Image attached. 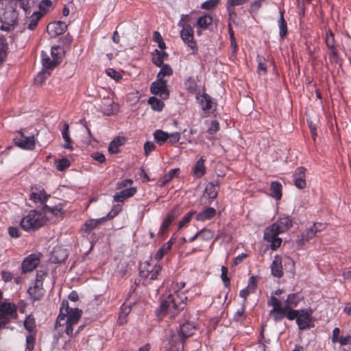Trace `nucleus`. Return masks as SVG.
<instances>
[{"label": "nucleus", "instance_id": "nucleus-1", "mask_svg": "<svg viewBox=\"0 0 351 351\" xmlns=\"http://www.w3.org/2000/svg\"><path fill=\"white\" fill-rule=\"evenodd\" d=\"M185 282H173L171 287V293L167 299L160 304L159 314L167 315L170 318H174L184 308L188 298L182 289L184 287Z\"/></svg>", "mask_w": 351, "mask_h": 351}, {"label": "nucleus", "instance_id": "nucleus-2", "mask_svg": "<svg viewBox=\"0 0 351 351\" xmlns=\"http://www.w3.org/2000/svg\"><path fill=\"white\" fill-rule=\"evenodd\" d=\"M82 311L77 308H71L67 301H63L58 316L56 328L64 326V332L69 337L73 336V327L77 325Z\"/></svg>", "mask_w": 351, "mask_h": 351}, {"label": "nucleus", "instance_id": "nucleus-3", "mask_svg": "<svg viewBox=\"0 0 351 351\" xmlns=\"http://www.w3.org/2000/svg\"><path fill=\"white\" fill-rule=\"evenodd\" d=\"M268 305L272 306L269 314L275 322L281 321L285 316L289 320L297 321L300 310H295L288 306H282V302L275 296L271 295L268 301Z\"/></svg>", "mask_w": 351, "mask_h": 351}, {"label": "nucleus", "instance_id": "nucleus-4", "mask_svg": "<svg viewBox=\"0 0 351 351\" xmlns=\"http://www.w3.org/2000/svg\"><path fill=\"white\" fill-rule=\"evenodd\" d=\"M17 3L13 1L0 2V21L4 24L1 29L10 31L18 21L16 9Z\"/></svg>", "mask_w": 351, "mask_h": 351}, {"label": "nucleus", "instance_id": "nucleus-5", "mask_svg": "<svg viewBox=\"0 0 351 351\" xmlns=\"http://www.w3.org/2000/svg\"><path fill=\"white\" fill-rule=\"evenodd\" d=\"M46 220L43 213L33 210L21 219L20 224L25 230L35 231L44 226Z\"/></svg>", "mask_w": 351, "mask_h": 351}, {"label": "nucleus", "instance_id": "nucleus-6", "mask_svg": "<svg viewBox=\"0 0 351 351\" xmlns=\"http://www.w3.org/2000/svg\"><path fill=\"white\" fill-rule=\"evenodd\" d=\"M189 19V15H182L178 25L182 27L180 36L182 40L187 43L188 47L194 50L196 45L193 42V29L188 23Z\"/></svg>", "mask_w": 351, "mask_h": 351}, {"label": "nucleus", "instance_id": "nucleus-7", "mask_svg": "<svg viewBox=\"0 0 351 351\" xmlns=\"http://www.w3.org/2000/svg\"><path fill=\"white\" fill-rule=\"evenodd\" d=\"M276 226L274 224L269 226L264 233V239L271 243V248L273 250H276L282 243V239L277 237L280 232Z\"/></svg>", "mask_w": 351, "mask_h": 351}, {"label": "nucleus", "instance_id": "nucleus-8", "mask_svg": "<svg viewBox=\"0 0 351 351\" xmlns=\"http://www.w3.org/2000/svg\"><path fill=\"white\" fill-rule=\"evenodd\" d=\"M313 310L311 308L300 309L296 321L300 330H305L313 326L312 322Z\"/></svg>", "mask_w": 351, "mask_h": 351}, {"label": "nucleus", "instance_id": "nucleus-9", "mask_svg": "<svg viewBox=\"0 0 351 351\" xmlns=\"http://www.w3.org/2000/svg\"><path fill=\"white\" fill-rule=\"evenodd\" d=\"M18 133L19 136L14 139L15 145L24 149H34L36 145L35 137L34 136H26L21 132H19Z\"/></svg>", "mask_w": 351, "mask_h": 351}, {"label": "nucleus", "instance_id": "nucleus-10", "mask_svg": "<svg viewBox=\"0 0 351 351\" xmlns=\"http://www.w3.org/2000/svg\"><path fill=\"white\" fill-rule=\"evenodd\" d=\"M151 93L159 95L162 99H166L169 97V92L167 89V82L165 80L157 78L152 82L150 87Z\"/></svg>", "mask_w": 351, "mask_h": 351}, {"label": "nucleus", "instance_id": "nucleus-11", "mask_svg": "<svg viewBox=\"0 0 351 351\" xmlns=\"http://www.w3.org/2000/svg\"><path fill=\"white\" fill-rule=\"evenodd\" d=\"M40 255L36 254H32L27 256L21 264V269L23 273L32 271L35 269L40 263Z\"/></svg>", "mask_w": 351, "mask_h": 351}, {"label": "nucleus", "instance_id": "nucleus-12", "mask_svg": "<svg viewBox=\"0 0 351 351\" xmlns=\"http://www.w3.org/2000/svg\"><path fill=\"white\" fill-rule=\"evenodd\" d=\"M99 107L100 110L108 116L113 114L118 110L117 105L114 104L110 95L107 97H104L101 100Z\"/></svg>", "mask_w": 351, "mask_h": 351}, {"label": "nucleus", "instance_id": "nucleus-13", "mask_svg": "<svg viewBox=\"0 0 351 351\" xmlns=\"http://www.w3.org/2000/svg\"><path fill=\"white\" fill-rule=\"evenodd\" d=\"M105 222V218L89 219L86 220L80 228V232L83 236L87 237L97 226Z\"/></svg>", "mask_w": 351, "mask_h": 351}, {"label": "nucleus", "instance_id": "nucleus-14", "mask_svg": "<svg viewBox=\"0 0 351 351\" xmlns=\"http://www.w3.org/2000/svg\"><path fill=\"white\" fill-rule=\"evenodd\" d=\"M305 171L306 169L304 167H300L295 170L293 174L294 184L297 188L300 189L305 188L306 185L305 180Z\"/></svg>", "mask_w": 351, "mask_h": 351}, {"label": "nucleus", "instance_id": "nucleus-15", "mask_svg": "<svg viewBox=\"0 0 351 351\" xmlns=\"http://www.w3.org/2000/svg\"><path fill=\"white\" fill-rule=\"evenodd\" d=\"M27 293L33 301L40 300L45 294V290L40 282H35L33 287L29 288Z\"/></svg>", "mask_w": 351, "mask_h": 351}, {"label": "nucleus", "instance_id": "nucleus-16", "mask_svg": "<svg viewBox=\"0 0 351 351\" xmlns=\"http://www.w3.org/2000/svg\"><path fill=\"white\" fill-rule=\"evenodd\" d=\"M48 195L42 189L32 188L29 194V199L35 203H44L48 198Z\"/></svg>", "mask_w": 351, "mask_h": 351}, {"label": "nucleus", "instance_id": "nucleus-17", "mask_svg": "<svg viewBox=\"0 0 351 351\" xmlns=\"http://www.w3.org/2000/svg\"><path fill=\"white\" fill-rule=\"evenodd\" d=\"M66 25L62 21H57L49 23L47 29L51 36H58L62 34L66 29Z\"/></svg>", "mask_w": 351, "mask_h": 351}, {"label": "nucleus", "instance_id": "nucleus-18", "mask_svg": "<svg viewBox=\"0 0 351 351\" xmlns=\"http://www.w3.org/2000/svg\"><path fill=\"white\" fill-rule=\"evenodd\" d=\"M317 226H312L311 228H307L301 235V238L298 239L297 243L298 245H302L306 242L315 237L317 232Z\"/></svg>", "mask_w": 351, "mask_h": 351}, {"label": "nucleus", "instance_id": "nucleus-19", "mask_svg": "<svg viewBox=\"0 0 351 351\" xmlns=\"http://www.w3.org/2000/svg\"><path fill=\"white\" fill-rule=\"evenodd\" d=\"M196 99L204 111H210L213 109V102L209 95L205 93H198Z\"/></svg>", "mask_w": 351, "mask_h": 351}, {"label": "nucleus", "instance_id": "nucleus-20", "mask_svg": "<svg viewBox=\"0 0 351 351\" xmlns=\"http://www.w3.org/2000/svg\"><path fill=\"white\" fill-rule=\"evenodd\" d=\"M271 274L274 276L281 278L283 276L282 259L280 256L276 255L271 265Z\"/></svg>", "mask_w": 351, "mask_h": 351}, {"label": "nucleus", "instance_id": "nucleus-21", "mask_svg": "<svg viewBox=\"0 0 351 351\" xmlns=\"http://www.w3.org/2000/svg\"><path fill=\"white\" fill-rule=\"evenodd\" d=\"M43 14L40 12L34 11L25 23V27L29 30H34L38 25L39 20Z\"/></svg>", "mask_w": 351, "mask_h": 351}, {"label": "nucleus", "instance_id": "nucleus-22", "mask_svg": "<svg viewBox=\"0 0 351 351\" xmlns=\"http://www.w3.org/2000/svg\"><path fill=\"white\" fill-rule=\"evenodd\" d=\"M136 191V188L134 187H130L122 190L120 192L117 193L114 195V201L117 202H123L126 198H129L133 196L135 194Z\"/></svg>", "mask_w": 351, "mask_h": 351}, {"label": "nucleus", "instance_id": "nucleus-23", "mask_svg": "<svg viewBox=\"0 0 351 351\" xmlns=\"http://www.w3.org/2000/svg\"><path fill=\"white\" fill-rule=\"evenodd\" d=\"M16 311V306L11 303H3L0 305V319H10Z\"/></svg>", "mask_w": 351, "mask_h": 351}, {"label": "nucleus", "instance_id": "nucleus-24", "mask_svg": "<svg viewBox=\"0 0 351 351\" xmlns=\"http://www.w3.org/2000/svg\"><path fill=\"white\" fill-rule=\"evenodd\" d=\"M178 213H176V208H174L171 213L168 215L166 218L164 219L162 223L160 226V230L158 231V235H163L166 230L169 228L171 222L176 219Z\"/></svg>", "mask_w": 351, "mask_h": 351}, {"label": "nucleus", "instance_id": "nucleus-25", "mask_svg": "<svg viewBox=\"0 0 351 351\" xmlns=\"http://www.w3.org/2000/svg\"><path fill=\"white\" fill-rule=\"evenodd\" d=\"M273 224L276 225L278 231L282 233L288 230L292 226V221L289 217H282Z\"/></svg>", "mask_w": 351, "mask_h": 351}, {"label": "nucleus", "instance_id": "nucleus-26", "mask_svg": "<svg viewBox=\"0 0 351 351\" xmlns=\"http://www.w3.org/2000/svg\"><path fill=\"white\" fill-rule=\"evenodd\" d=\"M125 142V137L117 136L110 143L108 146V152L112 154H117L119 152V147L123 145Z\"/></svg>", "mask_w": 351, "mask_h": 351}, {"label": "nucleus", "instance_id": "nucleus-27", "mask_svg": "<svg viewBox=\"0 0 351 351\" xmlns=\"http://www.w3.org/2000/svg\"><path fill=\"white\" fill-rule=\"evenodd\" d=\"M195 329V325L191 322H186L183 324L180 328V336L182 338H186L191 336Z\"/></svg>", "mask_w": 351, "mask_h": 351}, {"label": "nucleus", "instance_id": "nucleus-28", "mask_svg": "<svg viewBox=\"0 0 351 351\" xmlns=\"http://www.w3.org/2000/svg\"><path fill=\"white\" fill-rule=\"evenodd\" d=\"M62 138L65 142L64 147L72 150L73 147L72 145V141L69 135V125L67 123L64 122L63 125V129L62 130Z\"/></svg>", "mask_w": 351, "mask_h": 351}, {"label": "nucleus", "instance_id": "nucleus-29", "mask_svg": "<svg viewBox=\"0 0 351 351\" xmlns=\"http://www.w3.org/2000/svg\"><path fill=\"white\" fill-rule=\"evenodd\" d=\"M302 299V296L298 293L289 294L285 302V304L284 306H288V308L296 307Z\"/></svg>", "mask_w": 351, "mask_h": 351}, {"label": "nucleus", "instance_id": "nucleus-30", "mask_svg": "<svg viewBox=\"0 0 351 351\" xmlns=\"http://www.w3.org/2000/svg\"><path fill=\"white\" fill-rule=\"evenodd\" d=\"M206 171V167L204 165V160L202 158H199L193 169V173L194 177L199 178L202 177Z\"/></svg>", "mask_w": 351, "mask_h": 351}, {"label": "nucleus", "instance_id": "nucleus-31", "mask_svg": "<svg viewBox=\"0 0 351 351\" xmlns=\"http://www.w3.org/2000/svg\"><path fill=\"white\" fill-rule=\"evenodd\" d=\"M162 266L160 265H155L153 267L147 269V273L144 274V271H141L142 275L145 278H149L150 280H156L158 278V274L162 270Z\"/></svg>", "mask_w": 351, "mask_h": 351}, {"label": "nucleus", "instance_id": "nucleus-32", "mask_svg": "<svg viewBox=\"0 0 351 351\" xmlns=\"http://www.w3.org/2000/svg\"><path fill=\"white\" fill-rule=\"evenodd\" d=\"M173 245L171 240L164 243L162 247L156 252L154 258L157 261L161 260L165 254H167L171 250Z\"/></svg>", "mask_w": 351, "mask_h": 351}, {"label": "nucleus", "instance_id": "nucleus-33", "mask_svg": "<svg viewBox=\"0 0 351 351\" xmlns=\"http://www.w3.org/2000/svg\"><path fill=\"white\" fill-rule=\"evenodd\" d=\"M153 54V62L158 66H161L164 60L167 58L168 54L162 51L156 49Z\"/></svg>", "mask_w": 351, "mask_h": 351}, {"label": "nucleus", "instance_id": "nucleus-34", "mask_svg": "<svg viewBox=\"0 0 351 351\" xmlns=\"http://www.w3.org/2000/svg\"><path fill=\"white\" fill-rule=\"evenodd\" d=\"M43 211L45 212V214L51 213L58 218L62 217L63 215L62 208L60 206L50 207L46 205L43 208Z\"/></svg>", "mask_w": 351, "mask_h": 351}, {"label": "nucleus", "instance_id": "nucleus-35", "mask_svg": "<svg viewBox=\"0 0 351 351\" xmlns=\"http://www.w3.org/2000/svg\"><path fill=\"white\" fill-rule=\"evenodd\" d=\"M215 213H216L215 209H214L213 208L209 207V208H206V210H204V211L198 213L197 215L196 218L197 220H200V221L206 220V219H209L211 217H213L215 215Z\"/></svg>", "mask_w": 351, "mask_h": 351}, {"label": "nucleus", "instance_id": "nucleus-36", "mask_svg": "<svg viewBox=\"0 0 351 351\" xmlns=\"http://www.w3.org/2000/svg\"><path fill=\"white\" fill-rule=\"evenodd\" d=\"M270 190L272 197L280 199L282 197V185L278 182H273L271 184Z\"/></svg>", "mask_w": 351, "mask_h": 351}, {"label": "nucleus", "instance_id": "nucleus-37", "mask_svg": "<svg viewBox=\"0 0 351 351\" xmlns=\"http://www.w3.org/2000/svg\"><path fill=\"white\" fill-rule=\"evenodd\" d=\"M19 3V6L21 8L26 16L30 14L32 12V7L34 5V1L30 0H18L16 2ZM28 18V16H27Z\"/></svg>", "mask_w": 351, "mask_h": 351}, {"label": "nucleus", "instance_id": "nucleus-38", "mask_svg": "<svg viewBox=\"0 0 351 351\" xmlns=\"http://www.w3.org/2000/svg\"><path fill=\"white\" fill-rule=\"evenodd\" d=\"M213 23V18L210 15H204L199 17L197 21L198 27L202 29H206Z\"/></svg>", "mask_w": 351, "mask_h": 351}, {"label": "nucleus", "instance_id": "nucleus-39", "mask_svg": "<svg viewBox=\"0 0 351 351\" xmlns=\"http://www.w3.org/2000/svg\"><path fill=\"white\" fill-rule=\"evenodd\" d=\"M279 34L281 38H285L287 33V23L284 19V12L280 11V17L278 21Z\"/></svg>", "mask_w": 351, "mask_h": 351}, {"label": "nucleus", "instance_id": "nucleus-40", "mask_svg": "<svg viewBox=\"0 0 351 351\" xmlns=\"http://www.w3.org/2000/svg\"><path fill=\"white\" fill-rule=\"evenodd\" d=\"M155 141L159 144L162 145L168 140L169 133L165 132L160 130H157L154 134Z\"/></svg>", "mask_w": 351, "mask_h": 351}, {"label": "nucleus", "instance_id": "nucleus-41", "mask_svg": "<svg viewBox=\"0 0 351 351\" xmlns=\"http://www.w3.org/2000/svg\"><path fill=\"white\" fill-rule=\"evenodd\" d=\"M148 104L156 111H161L164 107V103L155 97H152L148 100Z\"/></svg>", "mask_w": 351, "mask_h": 351}, {"label": "nucleus", "instance_id": "nucleus-42", "mask_svg": "<svg viewBox=\"0 0 351 351\" xmlns=\"http://www.w3.org/2000/svg\"><path fill=\"white\" fill-rule=\"evenodd\" d=\"M257 60H258V68H257L258 74L259 75H266V73L267 72V69L265 58L258 56Z\"/></svg>", "mask_w": 351, "mask_h": 351}, {"label": "nucleus", "instance_id": "nucleus-43", "mask_svg": "<svg viewBox=\"0 0 351 351\" xmlns=\"http://www.w3.org/2000/svg\"><path fill=\"white\" fill-rule=\"evenodd\" d=\"M173 74V70L168 64H162L161 69L158 73L157 78L164 80L165 76H170Z\"/></svg>", "mask_w": 351, "mask_h": 351}, {"label": "nucleus", "instance_id": "nucleus-44", "mask_svg": "<svg viewBox=\"0 0 351 351\" xmlns=\"http://www.w3.org/2000/svg\"><path fill=\"white\" fill-rule=\"evenodd\" d=\"M42 63L47 69H51L57 65L55 60H53L52 58H50L47 54L44 52L42 53Z\"/></svg>", "mask_w": 351, "mask_h": 351}, {"label": "nucleus", "instance_id": "nucleus-45", "mask_svg": "<svg viewBox=\"0 0 351 351\" xmlns=\"http://www.w3.org/2000/svg\"><path fill=\"white\" fill-rule=\"evenodd\" d=\"M61 51L62 49L60 46H53L51 49V56L57 64L59 63L61 58Z\"/></svg>", "mask_w": 351, "mask_h": 351}, {"label": "nucleus", "instance_id": "nucleus-46", "mask_svg": "<svg viewBox=\"0 0 351 351\" xmlns=\"http://www.w3.org/2000/svg\"><path fill=\"white\" fill-rule=\"evenodd\" d=\"M199 239L205 241H210L213 238V233L211 230L204 229L197 232Z\"/></svg>", "mask_w": 351, "mask_h": 351}, {"label": "nucleus", "instance_id": "nucleus-47", "mask_svg": "<svg viewBox=\"0 0 351 351\" xmlns=\"http://www.w3.org/2000/svg\"><path fill=\"white\" fill-rule=\"evenodd\" d=\"M121 210V206L116 205L111 209V210L107 214V215L103 217V218H105V221L110 220L114 218L115 216H117L120 213Z\"/></svg>", "mask_w": 351, "mask_h": 351}, {"label": "nucleus", "instance_id": "nucleus-48", "mask_svg": "<svg viewBox=\"0 0 351 351\" xmlns=\"http://www.w3.org/2000/svg\"><path fill=\"white\" fill-rule=\"evenodd\" d=\"M70 166V162L66 158H62L56 161V169L59 171H63Z\"/></svg>", "mask_w": 351, "mask_h": 351}, {"label": "nucleus", "instance_id": "nucleus-49", "mask_svg": "<svg viewBox=\"0 0 351 351\" xmlns=\"http://www.w3.org/2000/svg\"><path fill=\"white\" fill-rule=\"evenodd\" d=\"M228 269L226 267H221V278L226 288L230 286V278L228 276Z\"/></svg>", "mask_w": 351, "mask_h": 351}, {"label": "nucleus", "instance_id": "nucleus-50", "mask_svg": "<svg viewBox=\"0 0 351 351\" xmlns=\"http://www.w3.org/2000/svg\"><path fill=\"white\" fill-rule=\"evenodd\" d=\"M219 129V123L217 120L213 121L210 123V126L208 128L207 133L208 134V138H212L213 135L217 132Z\"/></svg>", "mask_w": 351, "mask_h": 351}, {"label": "nucleus", "instance_id": "nucleus-51", "mask_svg": "<svg viewBox=\"0 0 351 351\" xmlns=\"http://www.w3.org/2000/svg\"><path fill=\"white\" fill-rule=\"evenodd\" d=\"M178 171H179V169H171L169 171L168 174H167L164 176L162 184H165L166 183L171 181L174 177L177 176Z\"/></svg>", "mask_w": 351, "mask_h": 351}, {"label": "nucleus", "instance_id": "nucleus-52", "mask_svg": "<svg viewBox=\"0 0 351 351\" xmlns=\"http://www.w3.org/2000/svg\"><path fill=\"white\" fill-rule=\"evenodd\" d=\"M326 43L327 47L330 49L333 50L335 49V38H334V34L331 32V31H329L326 34Z\"/></svg>", "mask_w": 351, "mask_h": 351}, {"label": "nucleus", "instance_id": "nucleus-53", "mask_svg": "<svg viewBox=\"0 0 351 351\" xmlns=\"http://www.w3.org/2000/svg\"><path fill=\"white\" fill-rule=\"evenodd\" d=\"M24 326L28 331L32 332L36 327L34 319L30 317H27L24 322Z\"/></svg>", "mask_w": 351, "mask_h": 351}, {"label": "nucleus", "instance_id": "nucleus-54", "mask_svg": "<svg viewBox=\"0 0 351 351\" xmlns=\"http://www.w3.org/2000/svg\"><path fill=\"white\" fill-rule=\"evenodd\" d=\"M52 7V2L51 0H42L39 3V8L44 12H48Z\"/></svg>", "mask_w": 351, "mask_h": 351}, {"label": "nucleus", "instance_id": "nucleus-55", "mask_svg": "<svg viewBox=\"0 0 351 351\" xmlns=\"http://www.w3.org/2000/svg\"><path fill=\"white\" fill-rule=\"evenodd\" d=\"M194 213V212H189L184 217H183V218L179 222L178 227L180 229L183 228L186 224H187L191 221Z\"/></svg>", "mask_w": 351, "mask_h": 351}, {"label": "nucleus", "instance_id": "nucleus-56", "mask_svg": "<svg viewBox=\"0 0 351 351\" xmlns=\"http://www.w3.org/2000/svg\"><path fill=\"white\" fill-rule=\"evenodd\" d=\"M219 0H208L201 5V8L205 10H209L217 5Z\"/></svg>", "mask_w": 351, "mask_h": 351}, {"label": "nucleus", "instance_id": "nucleus-57", "mask_svg": "<svg viewBox=\"0 0 351 351\" xmlns=\"http://www.w3.org/2000/svg\"><path fill=\"white\" fill-rule=\"evenodd\" d=\"M106 73L108 76L116 81H119L120 79H121V75L113 69H107Z\"/></svg>", "mask_w": 351, "mask_h": 351}, {"label": "nucleus", "instance_id": "nucleus-58", "mask_svg": "<svg viewBox=\"0 0 351 351\" xmlns=\"http://www.w3.org/2000/svg\"><path fill=\"white\" fill-rule=\"evenodd\" d=\"M337 343H339L341 346L351 344V335L341 336Z\"/></svg>", "mask_w": 351, "mask_h": 351}, {"label": "nucleus", "instance_id": "nucleus-59", "mask_svg": "<svg viewBox=\"0 0 351 351\" xmlns=\"http://www.w3.org/2000/svg\"><path fill=\"white\" fill-rule=\"evenodd\" d=\"M155 145L153 142L147 141L144 145V150L145 155H148L155 149Z\"/></svg>", "mask_w": 351, "mask_h": 351}, {"label": "nucleus", "instance_id": "nucleus-60", "mask_svg": "<svg viewBox=\"0 0 351 351\" xmlns=\"http://www.w3.org/2000/svg\"><path fill=\"white\" fill-rule=\"evenodd\" d=\"M206 193L210 199H215L217 197V193L214 190L213 186H207L206 188Z\"/></svg>", "mask_w": 351, "mask_h": 351}, {"label": "nucleus", "instance_id": "nucleus-61", "mask_svg": "<svg viewBox=\"0 0 351 351\" xmlns=\"http://www.w3.org/2000/svg\"><path fill=\"white\" fill-rule=\"evenodd\" d=\"M180 138V134L179 132H173L169 134V142L170 143H176L179 141Z\"/></svg>", "mask_w": 351, "mask_h": 351}, {"label": "nucleus", "instance_id": "nucleus-62", "mask_svg": "<svg viewBox=\"0 0 351 351\" xmlns=\"http://www.w3.org/2000/svg\"><path fill=\"white\" fill-rule=\"evenodd\" d=\"M8 233L10 237L13 238H18L20 237V231L18 228L16 227H9L8 228Z\"/></svg>", "mask_w": 351, "mask_h": 351}, {"label": "nucleus", "instance_id": "nucleus-63", "mask_svg": "<svg viewBox=\"0 0 351 351\" xmlns=\"http://www.w3.org/2000/svg\"><path fill=\"white\" fill-rule=\"evenodd\" d=\"M340 329L339 328H335L332 330V343H337L340 336Z\"/></svg>", "mask_w": 351, "mask_h": 351}, {"label": "nucleus", "instance_id": "nucleus-64", "mask_svg": "<svg viewBox=\"0 0 351 351\" xmlns=\"http://www.w3.org/2000/svg\"><path fill=\"white\" fill-rule=\"evenodd\" d=\"M92 157L100 163H103L106 161L105 156L101 153H95L92 155Z\"/></svg>", "mask_w": 351, "mask_h": 351}]
</instances>
